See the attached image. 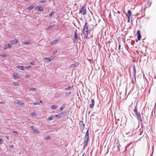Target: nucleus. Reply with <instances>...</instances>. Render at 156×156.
Wrapping results in <instances>:
<instances>
[{
	"mask_svg": "<svg viewBox=\"0 0 156 156\" xmlns=\"http://www.w3.org/2000/svg\"><path fill=\"white\" fill-rule=\"evenodd\" d=\"M13 76L14 77V79H18L20 77V75L17 73H14L13 74Z\"/></svg>",
	"mask_w": 156,
	"mask_h": 156,
	"instance_id": "1a4fd4ad",
	"label": "nucleus"
},
{
	"mask_svg": "<svg viewBox=\"0 0 156 156\" xmlns=\"http://www.w3.org/2000/svg\"><path fill=\"white\" fill-rule=\"evenodd\" d=\"M130 17H127V18H128L127 22H128V23L130 22Z\"/></svg>",
	"mask_w": 156,
	"mask_h": 156,
	"instance_id": "79ce46f5",
	"label": "nucleus"
},
{
	"mask_svg": "<svg viewBox=\"0 0 156 156\" xmlns=\"http://www.w3.org/2000/svg\"><path fill=\"white\" fill-rule=\"evenodd\" d=\"M57 52V51H54L53 53V54L54 55H55L56 53Z\"/></svg>",
	"mask_w": 156,
	"mask_h": 156,
	"instance_id": "603ef678",
	"label": "nucleus"
},
{
	"mask_svg": "<svg viewBox=\"0 0 156 156\" xmlns=\"http://www.w3.org/2000/svg\"><path fill=\"white\" fill-rule=\"evenodd\" d=\"M47 1V0H42L39 1V2L41 3H44L45 2Z\"/></svg>",
	"mask_w": 156,
	"mask_h": 156,
	"instance_id": "cd10ccee",
	"label": "nucleus"
},
{
	"mask_svg": "<svg viewBox=\"0 0 156 156\" xmlns=\"http://www.w3.org/2000/svg\"><path fill=\"white\" fill-rule=\"evenodd\" d=\"M23 44H24L29 45L31 44V42L30 41H28L26 42H23Z\"/></svg>",
	"mask_w": 156,
	"mask_h": 156,
	"instance_id": "4be33fe9",
	"label": "nucleus"
},
{
	"mask_svg": "<svg viewBox=\"0 0 156 156\" xmlns=\"http://www.w3.org/2000/svg\"><path fill=\"white\" fill-rule=\"evenodd\" d=\"M53 119V117L52 116H51L48 118V120L49 121H51Z\"/></svg>",
	"mask_w": 156,
	"mask_h": 156,
	"instance_id": "393cba45",
	"label": "nucleus"
},
{
	"mask_svg": "<svg viewBox=\"0 0 156 156\" xmlns=\"http://www.w3.org/2000/svg\"><path fill=\"white\" fill-rule=\"evenodd\" d=\"M37 90L36 88H30V90L31 91H35Z\"/></svg>",
	"mask_w": 156,
	"mask_h": 156,
	"instance_id": "a878e982",
	"label": "nucleus"
},
{
	"mask_svg": "<svg viewBox=\"0 0 156 156\" xmlns=\"http://www.w3.org/2000/svg\"><path fill=\"white\" fill-rule=\"evenodd\" d=\"M40 102L41 103H42V101H40Z\"/></svg>",
	"mask_w": 156,
	"mask_h": 156,
	"instance_id": "4d7b16f0",
	"label": "nucleus"
},
{
	"mask_svg": "<svg viewBox=\"0 0 156 156\" xmlns=\"http://www.w3.org/2000/svg\"><path fill=\"white\" fill-rule=\"evenodd\" d=\"M45 59H48V61L47 62H50L53 59V58L52 57H50L49 58H45Z\"/></svg>",
	"mask_w": 156,
	"mask_h": 156,
	"instance_id": "6ab92c4d",
	"label": "nucleus"
},
{
	"mask_svg": "<svg viewBox=\"0 0 156 156\" xmlns=\"http://www.w3.org/2000/svg\"><path fill=\"white\" fill-rule=\"evenodd\" d=\"M5 46H8V48H11L12 47V46L11 45L9 44H6L5 45Z\"/></svg>",
	"mask_w": 156,
	"mask_h": 156,
	"instance_id": "c756f323",
	"label": "nucleus"
},
{
	"mask_svg": "<svg viewBox=\"0 0 156 156\" xmlns=\"http://www.w3.org/2000/svg\"><path fill=\"white\" fill-rule=\"evenodd\" d=\"M131 15V12L129 10L127 12V17H130Z\"/></svg>",
	"mask_w": 156,
	"mask_h": 156,
	"instance_id": "a211bd4d",
	"label": "nucleus"
},
{
	"mask_svg": "<svg viewBox=\"0 0 156 156\" xmlns=\"http://www.w3.org/2000/svg\"><path fill=\"white\" fill-rule=\"evenodd\" d=\"M3 141L2 139H0V144H2L3 143Z\"/></svg>",
	"mask_w": 156,
	"mask_h": 156,
	"instance_id": "58836bf2",
	"label": "nucleus"
},
{
	"mask_svg": "<svg viewBox=\"0 0 156 156\" xmlns=\"http://www.w3.org/2000/svg\"><path fill=\"white\" fill-rule=\"evenodd\" d=\"M8 48V47H4V50H6V49H7Z\"/></svg>",
	"mask_w": 156,
	"mask_h": 156,
	"instance_id": "5fc2aeb1",
	"label": "nucleus"
},
{
	"mask_svg": "<svg viewBox=\"0 0 156 156\" xmlns=\"http://www.w3.org/2000/svg\"><path fill=\"white\" fill-rule=\"evenodd\" d=\"M37 9L39 11H43V8L41 6H37L36 7Z\"/></svg>",
	"mask_w": 156,
	"mask_h": 156,
	"instance_id": "ddd939ff",
	"label": "nucleus"
},
{
	"mask_svg": "<svg viewBox=\"0 0 156 156\" xmlns=\"http://www.w3.org/2000/svg\"><path fill=\"white\" fill-rule=\"evenodd\" d=\"M136 116H137V120H140V121L141 122H142L143 121V119H142V117L141 116L140 114H138V115H137Z\"/></svg>",
	"mask_w": 156,
	"mask_h": 156,
	"instance_id": "9d476101",
	"label": "nucleus"
},
{
	"mask_svg": "<svg viewBox=\"0 0 156 156\" xmlns=\"http://www.w3.org/2000/svg\"><path fill=\"white\" fill-rule=\"evenodd\" d=\"M14 84V85L16 86H19L20 85V84H19V83L17 82H14L13 83Z\"/></svg>",
	"mask_w": 156,
	"mask_h": 156,
	"instance_id": "bb28decb",
	"label": "nucleus"
},
{
	"mask_svg": "<svg viewBox=\"0 0 156 156\" xmlns=\"http://www.w3.org/2000/svg\"><path fill=\"white\" fill-rule=\"evenodd\" d=\"M4 102H3L1 101V102H0V104H4Z\"/></svg>",
	"mask_w": 156,
	"mask_h": 156,
	"instance_id": "6e6d98bb",
	"label": "nucleus"
},
{
	"mask_svg": "<svg viewBox=\"0 0 156 156\" xmlns=\"http://www.w3.org/2000/svg\"><path fill=\"white\" fill-rule=\"evenodd\" d=\"M33 8H34V7L33 6H31L29 8V9L30 10H31V9H33Z\"/></svg>",
	"mask_w": 156,
	"mask_h": 156,
	"instance_id": "ea45409f",
	"label": "nucleus"
},
{
	"mask_svg": "<svg viewBox=\"0 0 156 156\" xmlns=\"http://www.w3.org/2000/svg\"><path fill=\"white\" fill-rule=\"evenodd\" d=\"M54 14V12H52L49 15L51 17Z\"/></svg>",
	"mask_w": 156,
	"mask_h": 156,
	"instance_id": "a19ab883",
	"label": "nucleus"
},
{
	"mask_svg": "<svg viewBox=\"0 0 156 156\" xmlns=\"http://www.w3.org/2000/svg\"><path fill=\"white\" fill-rule=\"evenodd\" d=\"M137 111V108H136V106H135V107H134V112Z\"/></svg>",
	"mask_w": 156,
	"mask_h": 156,
	"instance_id": "c9c22d12",
	"label": "nucleus"
},
{
	"mask_svg": "<svg viewBox=\"0 0 156 156\" xmlns=\"http://www.w3.org/2000/svg\"><path fill=\"white\" fill-rule=\"evenodd\" d=\"M30 64L31 65H34L35 63L33 62H31L30 63Z\"/></svg>",
	"mask_w": 156,
	"mask_h": 156,
	"instance_id": "c03bdc74",
	"label": "nucleus"
},
{
	"mask_svg": "<svg viewBox=\"0 0 156 156\" xmlns=\"http://www.w3.org/2000/svg\"><path fill=\"white\" fill-rule=\"evenodd\" d=\"M10 42L11 44H17L18 42V41L17 39H15L11 41Z\"/></svg>",
	"mask_w": 156,
	"mask_h": 156,
	"instance_id": "f8f14e48",
	"label": "nucleus"
},
{
	"mask_svg": "<svg viewBox=\"0 0 156 156\" xmlns=\"http://www.w3.org/2000/svg\"><path fill=\"white\" fill-rule=\"evenodd\" d=\"M12 132H13V133H16L17 134H18V133L17 132V131H12Z\"/></svg>",
	"mask_w": 156,
	"mask_h": 156,
	"instance_id": "de8ad7c7",
	"label": "nucleus"
},
{
	"mask_svg": "<svg viewBox=\"0 0 156 156\" xmlns=\"http://www.w3.org/2000/svg\"><path fill=\"white\" fill-rule=\"evenodd\" d=\"M5 137L8 140H9V137L8 136H5Z\"/></svg>",
	"mask_w": 156,
	"mask_h": 156,
	"instance_id": "09e8293b",
	"label": "nucleus"
},
{
	"mask_svg": "<svg viewBox=\"0 0 156 156\" xmlns=\"http://www.w3.org/2000/svg\"><path fill=\"white\" fill-rule=\"evenodd\" d=\"M10 148H13V145H10V147H9Z\"/></svg>",
	"mask_w": 156,
	"mask_h": 156,
	"instance_id": "8fccbe9b",
	"label": "nucleus"
},
{
	"mask_svg": "<svg viewBox=\"0 0 156 156\" xmlns=\"http://www.w3.org/2000/svg\"><path fill=\"white\" fill-rule=\"evenodd\" d=\"M118 121H119V119H118Z\"/></svg>",
	"mask_w": 156,
	"mask_h": 156,
	"instance_id": "bf43d9fd",
	"label": "nucleus"
},
{
	"mask_svg": "<svg viewBox=\"0 0 156 156\" xmlns=\"http://www.w3.org/2000/svg\"><path fill=\"white\" fill-rule=\"evenodd\" d=\"M137 35H140V30H137Z\"/></svg>",
	"mask_w": 156,
	"mask_h": 156,
	"instance_id": "e433bc0d",
	"label": "nucleus"
},
{
	"mask_svg": "<svg viewBox=\"0 0 156 156\" xmlns=\"http://www.w3.org/2000/svg\"><path fill=\"white\" fill-rule=\"evenodd\" d=\"M33 131L34 132L37 133H40V131H38V129H33Z\"/></svg>",
	"mask_w": 156,
	"mask_h": 156,
	"instance_id": "aec40b11",
	"label": "nucleus"
},
{
	"mask_svg": "<svg viewBox=\"0 0 156 156\" xmlns=\"http://www.w3.org/2000/svg\"><path fill=\"white\" fill-rule=\"evenodd\" d=\"M30 128L33 130V129H34V126H30Z\"/></svg>",
	"mask_w": 156,
	"mask_h": 156,
	"instance_id": "49530a36",
	"label": "nucleus"
},
{
	"mask_svg": "<svg viewBox=\"0 0 156 156\" xmlns=\"http://www.w3.org/2000/svg\"><path fill=\"white\" fill-rule=\"evenodd\" d=\"M1 10L0 9V12H1Z\"/></svg>",
	"mask_w": 156,
	"mask_h": 156,
	"instance_id": "052dcab7",
	"label": "nucleus"
},
{
	"mask_svg": "<svg viewBox=\"0 0 156 156\" xmlns=\"http://www.w3.org/2000/svg\"><path fill=\"white\" fill-rule=\"evenodd\" d=\"M24 0L26 2H27L29 0Z\"/></svg>",
	"mask_w": 156,
	"mask_h": 156,
	"instance_id": "13d9d810",
	"label": "nucleus"
},
{
	"mask_svg": "<svg viewBox=\"0 0 156 156\" xmlns=\"http://www.w3.org/2000/svg\"><path fill=\"white\" fill-rule=\"evenodd\" d=\"M65 112H63L60 113L58 115H55V117H57L58 118H61L62 117H64L65 115Z\"/></svg>",
	"mask_w": 156,
	"mask_h": 156,
	"instance_id": "423d86ee",
	"label": "nucleus"
},
{
	"mask_svg": "<svg viewBox=\"0 0 156 156\" xmlns=\"http://www.w3.org/2000/svg\"><path fill=\"white\" fill-rule=\"evenodd\" d=\"M77 65V63H75L73 64H71L70 65V67L71 68H73L75 67Z\"/></svg>",
	"mask_w": 156,
	"mask_h": 156,
	"instance_id": "f3484780",
	"label": "nucleus"
},
{
	"mask_svg": "<svg viewBox=\"0 0 156 156\" xmlns=\"http://www.w3.org/2000/svg\"><path fill=\"white\" fill-rule=\"evenodd\" d=\"M120 146L119 142L118 140H115L114 142L113 149L115 151H119V146Z\"/></svg>",
	"mask_w": 156,
	"mask_h": 156,
	"instance_id": "7ed1b4c3",
	"label": "nucleus"
},
{
	"mask_svg": "<svg viewBox=\"0 0 156 156\" xmlns=\"http://www.w3.org/2000/svg\"><path fill=\"white\" fill-rule=\"evenodd\" d=\"M91 104L90 105V108H92L94 104V99H92L91 100Z\"/></svg>",
	"mask_w": 156,
	"mask_h": 156,
	"instance_id": "9b49d317",
	"label": "nucleus"
},
{
	"mask_svg": "<svg viewBox=\"0 0 156 156\" xmlns=\"http://www.w3.org/2000/svg\"><path fill=\"white\" fill-rule=\"evenodd\" d=\"M70 94H71L70 92H67L66 93L65 95L66 96H68Z\"/></svg>",
	"mask_w": 156,
	"mask_h": 156,
	"instance_id": "2f4dec72",
	"label": "nucleus"
},
{
	"mask_svg": "<svg viewBox=\"0 0 156 156\" xmlns=\"http://www.w3.org/2000/svg\"><path fill=\"white\" fill-rule=\"evenodd\" d=\"M66 106V105L65 104H63L59 108L60 110H62L63 109H64Z\"/></svg>",
	"mask_w": 156,
	"mask_h": 156,
	"instance_id": "dca6fc26",
	"label": "nucleus"
},
{
	"mask_svg": "<svg viewBox=\"0 0 156 156\" xmlns=\"http://www.w3.org/2000/svg\"><path fill=\"white\" fill-rule=\"evenodd\" d=\"M79 14L81 13L82 15H85L86 14V6L83 5L79 10Z\"/></svg>",
	"mask_w": 156,
	"mask_h": 156,
	"instance_id": "20e7f679",
	"label": "nucleus"
},
{
	"mask_svg": "<svg viewBox=\"0 0 156 156\" xmlns=\"http://www.w3.org/2000/svg\"><path fill=\"white\" fill-rule=\"evenodd\" d=\"M17 68L21 70H24V67L23 66H18Z\"/></svg>",
	"mask_w": 156,
	"mask_h": 156,
	"instance_id": "412c9836",
	"label": "nucleus"
},
{
	"mask_svg": "<svg viewBox=\"0 0 156 156\" xmlns=\"http://www.w3.org/2000/svg\"><path fill=\"white\" fill-rule=\"evenodd\" d=\"M51 139V137L49 136H46L44 138L45 140H48Z\"/></svg>",
	"mask_w": 156,
	"mask_h": 156,
	"instance_id": "7c9ffc66",
	"label": "nucleus"
},
{
	"mask_svg": "<svg viewBox=\"0 0 156 156\" xmlns=\"http://www.w3.org/2000/svg\"><path fill=\"white\" fill-rule=\"evenodd\" d=\"M73 87L71 86H68L65 89V90H69L70 89H71Z\"/></svg>",
	"mask_w": 156,
	"mask_h": 156,
	"instance_id": "b1692460",
	"label": "nucleus"
},
{
	"mask_svg": "<svg viewBox=\"0 0 156 156\" xmlns=\"http://www.w3.org/2000/svg\"><path fill=\"white\" fill-rule=\"evenodd\" d=\"M2 55L4 56V57H5V56H6L7 55H6V54H3Z\"/></svg>",
	"mask_w": 156,
	"mask_h": 156,
	"instance_id": "864d4df0",
	"label": "nucleus"
},
{
	"mask_svg": "<svg viewBox=\"0 0 156 156\" xmlns=\"http://www.w3.org/2000/svg\"><path fill=\"white\" fill-rule=\"evenodd\" d=\"M133 74L134 76V77L136 80V70L135 68V66L133 65Z\"/></svg>",
	"mask_w": 156,
	"mask_h": 156,
	"instance_id": "6e6552de",
	"label": "nucleus"
},
{
	"mask_svg": "<svg viewBox=\"0 0 156 156\" xmlns=\"http://www.w3.org/2000/svg\"><path fill=\"white\" fill-rule=\"evenodd\" d=\"M31 115L33 116H34L35 115V113L34 112H33L31 113Z\"/></svg>",
	"mask_w": 156,
	"mask_h": 156,
	"instance_id": "37998d69",
	"label": "nucleus"
},
{
	"mask_svg": "<svg viewBox=\"0 0 156 156\" xmlns=\"http://www.w3.org/2000/svg\"><path fill=\"white\" fill-rule=\"evenodd\" d=\"M79 125L80 130L81 132L82 133L83 132L85 127L84 125L83 121H80Z\"/></svg>",
	"mask_w": 156,
	"mask_h": 156,
	"instance_id": "39448f33",
	"label": "nucleus"
},
{
	"mask_svg": "<svg viewBox=\"0 0 156 156\" xmlns=\"http://www.w3.org/2000/svg\"><path fill=\"white\" fill-rule=\"evenodd\" d=\"M16 103L18 105H21V106H23L24 105V104L21 101H17Z\"/></svg>",
	"mask_w": 156,
	"mask_h": 156,
	"instance_id": "4468645a",
	"label": "nucleus"
},
{
	"mask_svg": "<svg viewBox=\"0 0 156 156\" xmlns=\"http://www.w3.org/2000/svg\"><path fill=\"white\" fill-rule=\"evenodd\" d=\"M53 27V26H51V25H50V26H48V27H47V29H48H48H50V28H52V27Z\"/></svg>",
	"mask_w": 156,
	"mask_h": 156,
	"instance_id": "72a5a7b5",
	"label": "nucleus"
},
{
	"mask_svg": "<svg viewBox=\"0 0 156 156\" xmlns=\"http://www.w3.org/2000/svg\"><path fill=\"white\" fill-rule=\"evenodd\" d=\"M31 67V66H26L25 68L27 69H29Z\"/></svg>",
	"mask_w": 156,
	"mask_h": 156,
	"instance_id": "4c0bfd02",
	"label": "nucleus"
},
{
	"mask_svg": "<svg viewBox=\"0 0 156 156\" xmlns=\"http://www.w3.org/2000/svg\"><path fill=\"white\" fill-rule=\"evenodd\" d=\"M33 104L34 105H39L40 104V103H38L37 102H35L33 103Z\"/></svg>",
	"mask_w": 156,
	"mask_h": 156,
	"instance_id": "473e14b6",
	"label": "nucleus"
},
{
	"mask_svg": "<svg viewBox=\"0 0 156 156\" xmlns=\"http://www.w3.org/2000/svg\"><path fill=\"white\" fill-rule=\"evenodd\" d=\"M88 30V26L87 24V22H86L83 30V33L84 38H86L87 37Z\"/></svg>",
	"mask_w": 156,
	"mask_h": 156,
	"instance_id": "f03ea898",
	"label": "nucleus"
},
{
	"mask_svg": "<svg viewBox=\"0 0 156 156\" xmlns=\"http://www.w3.org/2000/svg\"><path fill=\"white\" fill-rule=\"evenodd\" d=\"M121 47V45H120V44H119V47H118V49H119V50H120V48Z\"/></svg>",
	"mask_w": 156,
	"mask_h": 156,
	"instance_id": "3c124183",
	"label": "nucleus"
},
{
	"mask_svg": "<svg viewBox=\"0 0 156 156\" xmlns=\"http://www.w3.org/2000/svg\"><path fill=\"white\" fill-rule=\"evenodd\" d=\"M57 108V106L56 105H53L52 106L51 108L53 109L54 110L56 108Z\"/></svg>",
	"mask_w": 156,
	"mask_h": 156,
	"instance_id": "5701e85b",
	"label": "nucleus"
},
{
	"mask_svg": "<svg viewBox=\"0 0 156 156\" xmlns=\"http://www.w3.org/2000/svg\"><path fill=\"white\" fill-rule=\"evenodd\" d=\"M29 77H30V76L29 75H27L25 76V78L26 79H27V78H28Z\"/></svg>",
	"mask_w": 156,
	"mask_h": 156,
	"instance_id": "a18cd8bd",
	"label": "nucleus"
},
{
	"mask_svg": "<svg viewBox=\"0 0 156 156\" xmlns=\"http://www.w3.org/2000/svg\"><path fill=\"white\" fill-rule=\"evenodd\" d=\"M134 113L136 114V115L137 116V115H138V114H140V113H138L137 112V111L134 112Z\"/></svg>",
	"mask_w": 156,
	"mask_h": 156,
	"instance_id": "f704fd0d",
	"label": "nucleus"
},
{
	"mask_svg": "<svg viewBox=\"0 0 156 156\" xmlns=\"http://www.w3.org/2000/svg\"><path fill=\"white\" fill-rule=\"evenodd\" d=\"M58 41L57 40H55L51 42V44H57Z\"/></svg>",
	"mask_w": 156,
	"mask_h": 156,
	"instance_id": "2eb2a0df",
	"label": "nucleus"
},
{
	"mask_svg": "<svg viewBox=\"0 0 156 156\" xmlns=\"http://www.w3.org/2000/svg\"><path fill=\"white\" fill-rule=\"evenodd\" d=\"M74 34L73 38V41L74 43H75L76 40L78 39V37L77 35V33L75 31H74Z\"/></svg>",
	"mask_w": 156,
	"mask_h": 156,
	"instance_id": "0eeeda50",
	"label": "nucleus"
},
{
	"mask_svg": "<svg viewBox=\"0 0 156 156\" xmlns=\"http://www.w3.org/2000/svg\"><path fill=\"white\" fill-rule=\"evenodd\" d=\"M141 38V34L137 35V39L138 40L140 41Z\"/></svg>",
	"mask_w": 156,
	"mask_h": 156,
	"instance_id": "c85d7f7f",
	"label": "nucleus"
},
{
	"mask_svg": "<svg viewBox=\"0 0 156 156\" xmlns=\"http://www.w3.org/2000/svg\"><path fill=\"white\" fill-rule=\"evenodd\" d=\"M89 139V132L88 129L86 132L84 138V140L83 143V150H84L86 147L87 146V144L88 142Z\"/></svg>",
	"mask_w": 156,
	"mask_h": 156,
	"instance_id": "f257e3e1",
	"label": "nucleus"
}]
</instances>
